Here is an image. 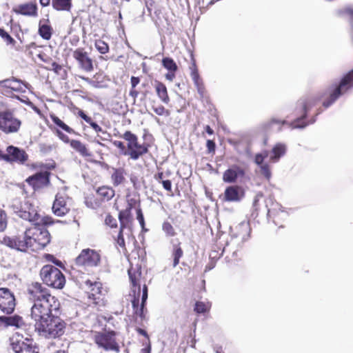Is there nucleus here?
<instances>
[{
	"mask_svg": "<svg viewBox=\"0 0 353 353\" xmlns=\"http://www.w3.org/2000/svg\"><path fill=\"white\" fill-rule=\"evenodd\" d=\"M26 293L28 301L32 304L30 308V317L34 322L54 314H60L59 300L42 283H30L27 287Z\"/></svg>",
	"mask_w": 353,
	"mask_h": 353,
	"instance_id": "obj_1",
	"label": "nucleus"
},
{
	"mask_svg": "<svg viewBox=\"0 0 353 353\" xmlns=\"http://www.w3.org/2000/svg\"><path fill=\"white\" fill-rule=\"evenodd\" d=\"M317 100L314 97H306L300 99L294 110L296 119L288 123L285 120L279 119L275 117L270 119L261 125V128L265 132L274 130L275 128L278 130H281L282 127L288 124L291 128H303L309 123L306 121L308 111L316 105Z\"/></svg>",
	"mask_w": 353,
	"mask_h": 353,
	"instance_id": "obj_2",
	"label": "nucleus"
},
{
	"mask_svg": "<svg viewBox=\"0 0 353 353\" xmlns=\"http://www.w3.org/2000/svg\"><path fill=\"white\" fill-rule=\"evenodd\" d=\"M54 314L34 322L35 330L46 339H57L63 336L66 328V323Z\"/></svg>",
	"mask_w": 353,
	"mask_h": 353,
	"instance_id": "obj_3",
	"label": "nucleus"
},
{
	"mask_svg": "<svg viewBox=\"0 0 353 353\" xmlns=\"http://www.w3.org/2000/svg\"><path fill=\"white\" fill-rule=\"evenodd\" d=\"M36 172L26 179L27 184L34 191H40L50 185L51 170L56 167L55 163H35L31 165Z\"/></svg>",
	"mask_w": 353,
	"mask_h": 353,
	"instance_id": "obj_4",
	"label": "nucleus"
},
{
	"mask_svg": "<svg viewBox=\"0 0 353 353\" xmlns=\"http://www.w3.org/2000/svg\"><path fill=\"white\" fill-rule=\"evenodd\" d=\"M119 137L127 142L126 150L123 152V154L128 156L130 159L137 161L149 152L150 144L140 143L138 137L131 131L127 130Z\"/></svg>",
	"mask_w": 353,
	"mask_h": 353,
	"instance_id": "obj_5",
	"label": "nucleus"
},
{
	"mask_svg": "<svg viewBox=\"0 0 353 353\" xmlns=\"http://www.w3.org/2000/svg\"><path fill=\"white\" fill-rule=\"evenodd\" d=\"M94 192L88 194L84 200L85 205L93 210H97L103 204L110 202L116 194L113 187L108 185L94 188Z\"/></svg>",
	"mask_w": 353,
	"mask_h": 353,
	"instance_id": "obj_6",
	"label": "nucleus"
},
{
	"mask_svg": "<svg viewBox=\"0 0 353 353\" xmlns=\"http://www.w3.org/2000/svg\"><path fill=\"white\" fill-rule=\"evenodd\" d=\"M22 121L17 116L14 108L0 109V131L5 134H18Z\"/></svg>",
	"mask_w": 353,
	"mask_h": 353,
	"instance_id": "obj_7",
	"label": "nucleus"
},
{
	"mask_svg": "<svg viewBox=\"0 0 353 353\" xmlns=\"http://www.w3.org/2000/svg\"><path fill=\"white\" fill-rule=\"evenodd\" d=\"M41 281L46 285L61 290L65 284V278L62 272L57 267L47 264L43 265L39 272Z\"/></svg>",
	"mask_w": 353,
	"mask_h": 353,
	"instance_id": "obj_8",
	"label": "nucleus"
},
{
	"mask_svg": "<svg viewBox=\"0 0 353 353\" xmlns=\"http://www.w3.org/2000/svg\"><path fill=\"white\" fill-rule=\"evenodd\" d=\"M353 88V70L347 72L341 79L337 85H332L327 90L328 97L325 99L323 105L325 108L330 107L334 103L339 97L346 93L349 90Z\"/></svg>",
	"mask_w": 353,
	"mask_h": 353,
	"instance_id": "obj_9",
	"label": "nucleus"
},
{
	"mask_svg": "<svg viewBox=\"0 0 353 353\" xmlns=\"http://www.w3.org/2000/svg\"><path fill=\"white\" fill-rule=\"evenodd\" d=\"M101 263V251L91 248L83 249L74 259V265L83 270L98 267Z\"/></svg>",
	"mask_w": 353,
	"mask_h": 353,
	"instance_id": "obj_10",
	"label": "nucleus"
},
{
	"mask_svg": "<svg viewBox=\"0 0 353 353\" xmlns=\"http://www.w3.org/2000/svg\"><path fill=\"white\" fill-rule=\"evenodd\" d=\"M46 225H34L28 229V237L31 243V252H38L48 245L51 240L49 231Z\"/></svg>",
	"mask_w": 353,
	"mask_h": 353,
	"instance_id": "obj_11",
	"label": "nucleus"
},
{
	"mask_svg": "<svg viewBox=\"0 0 353 353\" xmlns=\"http://www.w3.org/2000/svg\"><path fill=\"white\" fill-rule=\"evenodd\" d=\"M117 332L114 330L98 332L94 336V343L98 347L106 352H120V345L117 340Z\"/></svg>",
	"mask_w": 353,
	"mask_h": 353,
	"instance_id": "obj_12",
	"label": "nucleus"
},
{
	"mask_svg": "<svg viewBox=\"0 0 353 353\" xmlns=\"http://www.w3.org/2000/svg\"><path fill=\"white\" fill-rule=\"evenodd\" d=\"M10 347L14 353H39L37 344L32 339L24 338L23 334L16 332L10 339Z\"/></svg>",
	"mask_w": 353,
	"mask_h": 353,
	"instance_id": "obj_13",
	"label": "nucleus"
},
{
	"mask_svg": "<svg viewBox=\"0 0 353 353\" xmlns=\"http://www.w3.org/2000/svg\"><path fill=\"white\" fill-rule=\"evenodd\" d=\"M29 156L24 149L14 145H9L6 152L0 151V159L11 164L24 165L28 160Z\"/></svg>",
	"mask_w": 353,
	"mask_h": 353,
	"instance_id": "obj_14",
	"label": "nucleus"
},
{
	"mask_svg": "<svg viewBox=\"0 0 353 353\" xmlns=\"http://www.w3.org/2000/svg\"><path fill=\"white\" fill-rule=\"evenodd\" d=\"M85 284L87 287L86 293L90 301L95 305H105V294L103 293L102 283L97 281H92L88 279L85 281Z\"/></svg>",
	"mask_w": 353,
	"mask_h": 353,
	"instance_id": "obj_15",
	"label": "nucleus"
},
{
	"mask_svg": "<svg viewBox=\"0 0 353 353\" xmlns=\"http://www.w3.org/2000/svg\"><path fill=\"white\" fill-rule=\"evenodd\" d=\"M72 208V199L64 192H58L52 206L53 214L63 216L68 214Z\"/></svg>",
	"mask_w": 353,
	"mask_h": 353,
	"instance_id": "obj_16",
	"label": "nucleus"
},
{
	"mask_svg": "<svg viewBox=\"0 0 353 353\" xmlns=\"http://www.w3.org/2000/svg\"><path fill=\"white\" fill-rule=\"evenodd\" d=\"M19 216L34 224V225H51L54 221L50 216H41L32 207H29L28 210L19 212Z\"/></svg>",
	"mask_w": 353,
	"mask_h": 353,
	"instance_id": "obj_17",
	"label": "nucleus"
},
{
	"mask_svg": "<svg viewBox=\"0 0 353 353\" xmlns=\"http://www.w3.org/2000/svg\"><path fill=\"white\" fill-rule=\"evenodd\" d=\"M56 134L63 142L65 143H69L70 147L82 157L89 160L90 158L93 156L88 145L80 140L70 139L67 135L63 134L59 130H56Z\"/></svg>",
	"mask_w": 353,
	"mask_h": 353,
	"instance_id": "obj_18",
	"label": "nucleus"
},
{
	"mask_svg": "<svg viewBox=\"0 0 353 353\" xmlns=\"http://www.w3.org/2000/svg\"><path fill=\"white\" fill-rule=\"evenodd\" d=\"M4 241L8 247L19 251L23 252L31 251V243L28 237V229L21 235L5 238Z\"/></svg>",
	"mask_w": 353,
	"mask_h": 353,
	"instance_id": "obj_19",
	"label": "nucleus"
},
{
	"mask_svg": "<svg viewBox=\"0 0 353 353\" xmlns=\"http://www.w3.org/2000/svg\"><path fill=\"white\" fill-rule=\"evenodd\" d=\"M17 304L14 293L7 288H0V310L6 314L13 313Z\"/></svg>",
	"mask_w": 353,
	"mask_h": 353,
	"instance_id": "obj_20",
	"label": "nucleus"
},
{
	"mask_svg": "<svg viewBox=\"0 0 353 353\" xmlns=\"http://www.w3.org/2000/svg\"><path fill=\"white\" fill-rule=\"evenodd\" d=\"M148 286L144 284L143 288H142L141 303V305H139L141 294H139V292H136V290H134V298L132 300V305L134 313L137 316H139L141 321L145 318L146 309L145 308V306L148 299Z\"/></svg>",
	"mask_w": 353,
	"mask_h": 353,
	"instance_id": "obj_21",
	"label": "nucleus"
},
{
	"mask_svg": "<svg viewBox=\"0 0 353 353\" xmlns=\"http://www.w3.org/2000/svg\"><path fill=\"white\" fill-rule=\"evenodd\" d=\"M191 64L190 65V76L194 84L201 97H203L206 94V89L202 78L200 77L196 59L192 52H190Z\"/></svg>",
	"mask_w": 353,
	"mask_h": 353,
	"instance_id": "obj_22",
	"label": "nucleus"
},
{
	"mask_svg": "<svg viewBox=\"0 0 353 353\" xmlns=\"http://www.w3.org/2000/svg\"><path fill=\"white\" fill-rule=\"evenodd\" d=\"M73 58L79 63V68L86 72H91L94 70L92 59L89 57L88 53L83 48H78L73 51Z\"/></svg>",
	"mask_w": 353,
	"mask_h": 353,
	"instance_id": "obj_23",
	"label": "nucleus"
},
{
	"mask_svg": "<svg viewBox=\"0 0 353 353\" xmlns=\"http://www.w3.org/2000/svg\"><path fill=\"white\" fill-rule=\"evenodd\" d=\"M127 207L125 209L119 210L118 219H121L122 222H132L134 221L132 210L137 208H141V201L130 194L126 195Z\"/></svg>",
	"mask_w": 353,
	"mask_h": 353,
	"instance_id": "obj_24",
	"label": "nucleus"
},
{
	"mask_svg": "<svg viewBox=\"0 0 353 353\" xmlns=\"http://www.w3.org/2000/svg\"><path fill=\"white\" fill-rule=\"evenodd\" d=\"M39 8L35 0L18 4L12 8L16 14L28 17L36 18L38 17Z\"/></svg>",
	"mask_w": 353,
	"mask_h": 353,
	"instance_id": "obj_25",
	"label": "nucleus"
},
{
	"mask_svg": "<svg viewBox=\"0 0 353 353\" xmlns=\"http://www.w3.org/2000/svg\"><path fill=\"white\" fill-rule=\"evenodd\" d=\"M128 276L130 281L132 285V290H136V292H139L141 294V285L145 284L144 278L142 276V272L141 268H133L131 267L128 270Z\"/></svg>",
	"mask_w": 353,
	"mask_h": 353,
	"instance_id": "obj_26",
	"label": "nucleus"
},
{
	"mask_svg": "<svg viewBox=\"0 0 353 353\" xmlns=\"http://www.w3.org/2000/svg\"><path fill=\"white\" fill-rule=\"evenodd\" d=\"M245 174L243 168L237 165H233L230 168L225 170L223 174V180L225 183H235L239 177L243 178Z\"/></svg>",
	"mask_w": 353,
	"mask_h": 353,
	"instance_id": "obj_27",
	"label": "nucleus"
},
{
	"mask_svg": "<svg viewBox=\"0 0 353 353\" xmlns=\"http://www.w3.org/2000/svg\"><path fill=\"white\" fill-rule=\"evenodd\" d=\"M0 86L17 93L25 92L27 88L26 83L14 77L1 81Z\"/></svg>",
	"mask_w": 353,
	"mask_h": 353,
	"instance_id": "obj_28",
	"label": "nucleus"
},
{
	"mask_svg": "<svg viewBox=\"0 0 353 353\" xmlns=\"http://www.w3.org/2000/svg\"><path fill=\"white\" fill-rule=\"evenodd\" d=\"M244 192L239 185H231L226 188L224 192V201L228 202H237L243 196Z\"/></svg>",
	"mask_w": 353,
	"mask_h": 353,
	"instance_id": "obj_29",
	"label": "nucleus"
},
{
	"mask_svg": "<svg viewBox=\"0 0 353 353\" xmlns=\"http://www.w3.org/2000/svg\"><path fill=\"white\" fill-rule=\"evenodd\" d=\"M54 33L53 28L49 19L39 20L38 24V34L44 40L51 39Z\"/></svg>",
	"mask_w": 353,
	"mask_h": 353,
	"instance_id": "obj_30",
	"label": "nucleus"
},
{
	"mask_svg": "<svg viewBox=\"0 0 353 353\" xmlns=\"http://www.w3.org/2000/svg\"><path fill=\"white\" fill-rule=\"evenodd\" d=\"M120 227L118 234L116 236H114V240L116 243V244L119 246L122 251H126V246H125V242L123 236V232L125 229H128L129 230H131L133 223L132 222H122V220L121 219H119Z\"/></svg>",
	"mask_w": 353,
	"mask_h": 353,
	"instance_id": "obj_31",
	"label": "nucleus"
},
{
	"mask_svg": "<svg viewBox=\"0 0 353 353\" xmlns=\"http://www.w3.org/2000/svg\"><path fill=\"white\" fill-rule=\"evenodd\" d=\"M268 216L279 228L284 227V223L288 216V213L285 211L272 210H268Z\"/></svg>",
	"mask_w": 353,
	"mask_h": 353,
	"instance_id": "obj_32",
	"label": "nucleus"
},
{
	"mask_svg": "<svg viewBox=\"0 0 353 353\" xmlns=\"http://www.w3.org/2000/svg\"><path fill=\"white\" fill-rule=\"evenodd\" d=\"M111 181L114 187L124 184L126 181V172L123 168H112Z\"/></svg>",
	"mask_w": 353,
	"mask_h": 353,
	"instance_id": "obj_33",
	"label": "nucleus"
},
{
	"mask_svg": "<svg viewBox=\"0 0 353 353\" xmlns=\"http://www.w3.org/2000/svg\"><path fill=\"white\" fill-rule=\"evenodd\" d=\"M0 321L6 326H13L17 328H21L26 325L23 319L17 314L10 316H0Z\"/></svg>",
	"mask_w": 353,
	"mask_h": 353,
	"instance_id": "obj_34",
	"label": "nucleus"
},
{
	"mask_svg": "<svg viewBox=\"0 0 353 353\" xmlns=\"http://www.w3.org/2000/svg\"><path fill=\"white\" fill-rule=\"evenodd\" d=\"M52 8L57 12H70L72 0H52Z\"/></svg>",
	"mask_w": 353,
	"mask_h": 353,
	"instance_id": "obj_35",
	"label": "nucleus"
},
{
	"mask_svg": "<svg viewBox=\"0 0 353 353\" xmlns=\"http://www.w3.org/2000/svg\"><path fill=\"white\" fill-rule=\"evenodd\" d=\"M154 88L158 97L161 101L168 104L170 102V97L168 93V90L164 83L162 82L156 81L154 84Z\"/></svg>",
	"mask_w": 353,
	"mask_h": 353,
	"instance_id": "obj_36",
	"label": "nucleus"
},
{
	"mask_svg": "<svg viewBox=\"0 0 353 353\" xmlns=\"http://www.w3.org/2000/svg\"><path fill=\"white\" fill-rule=\"evenodd\" d=\"M171 256L172 258V266L175 268L179 264L180 259L183 256V250L181 242H178L172 245Z\"/></svg>",
	"mask_w": 353,
	"mask_h": 353,
	"instance_id": "obj_37",
	"label": "nucleus"
},
{
	"mask_svg": "<svg viewBox=\"0 0 353 353\" xmlns=\"http://www.w3.org/2000/svg\"><path fill=\"white\" fill-rule=\"evenodd\" d=\"M286 148L284 144L277 143L272 150V155L270 156V161L272 162H276L279 161L280 157L285 153Z\"/></svg>",
	"mask_w": 353,
	"mask_h": 353,
	"instance_id": "obj_38",
	"label": "nucleus"
},
{
	"mask_svg": "<svg viewBox=\"0 0 353 353\" xmlns=\"http://www.w3.org/2000/svg\"><path fill=\"white\" fill-rule=\"evenodd\" d=\"M154 179L159 183H161L163 188L169 192H172V181L166 179L163 172H159L154 175Z\"/></svg>",
	"mask_w": 353,
	"mask_h": 353,
	"instance_id": "obj_39",
	"label": "nucleus"
},
{
	"mask_svg": "<svg viewBox=\"0 0 353 353\" xmlns=\"http://www.w3.org/2000/svg\"><path fill=\"white\" fill-rule=\"evenodd\" d=\"M77 110H78V115L83 119L87 123L90 125V126L96 132H100L103 131L102 128L98 125L96 122H94L91 117H88L87 114H85V112L76 108Z\"/></svg>",
	"mask_w": 353,
	"mask_h": 353,
	"instance_id": "obj_40",
	"label": "nucleus"
},
{
	"mask_svg": "<svg viewBox=\"0 0 353 353\" xmlns=\"http://www.w3.org/2000/svg\"><path fill=\"white\" fill-rule=\"evenodd\" d=\"M50 117L53 121V123L57 125L59 128L62 129L63 130L65 131L66 132L69 134H75V131L74 129L68 126L67 124H65L62 120H61L57 116H56L54 114H50Z\"/></svg>",
	"mask_w": 353,
	"mask_h": 353,
	"instance_id": "obj_41",
	"label": "nucleus"
},
{
	"mask_svg": "<svg viewBox=\"0 0 353 353\" xmlns=\"http://www.w3.org/2000/svg\"><path fill=\"white\" fill-rule=\"evenodd\" d=\"M140 78L138 77L132 76L130 78L131 88L129 95L132 97L135 101L139 94V92L137 89V86L140 83Z\"/></svg>",
	"mask_w": 353,
	"mask_h": 353,
	"instance_id": "obj_42",
	"label": "nucleus"
},
{
	"mask_svg": "<svg viewBox=\"0 0 353 353\" xmlns=\"http://www.w3.org/2000/svg\"><path fill=\"white\" fill-rule=\"evenodd\" d=\"M211 307V303L202 301H196L194 310L197 314H204L208 312Z\"/></svg>",
	"mask_w": 353,
	"mask_h": 353,
	"instance_id": "obj_43",
	"label": "nucleus"
},
{
	"mask_svg": "<svg viewBox=\"0 0 353 353\" xmlns=\"http://www.w3.org/2000/svg\"><path fill=\"white\" fill-rule=\"evenodd\" d=\"M0 37L3 40V41L6 43L7 46L14 47L17 43L16 41L11 37V35L3 28H1Z\"/></svg>",
	"mask_w": 353,
	"mask_h": 353,
	"instance_id": "obj_44",
	"label": "nucleus"
},
{
	"mask_svg": "<svg viewBox=\"0 0 353 353\" xmlns=\"http://www.w3.org/2000/svg\"><path fill=\"white\" fill-rule=\"evenodd\" d=\"M162 63H163V67L165 68L168 70H169L171 72L174 73L178 69V67H177L176 63L171 58H169V57L163 58L162 60Z\"/></svg>",
	"mask_w": 353,
	"mask_h": 353,
	"instance_id": "obj_45",
	"label": "nucleus"
},
{
	"mask_svg": "<svg viewBox=\"0 0 353 353\" xmlns=\"http://www.w3.org/2000/svg\"><path fill=\"white\" fill-rule=\"evenodd\" d=\"M94 46L97 51L102 54H105L109 52L108 44L101 39H97L94 42Z\"/></svg>",
	"mask_w": 353,
	"mask_h": 353,
	"instance_id": "obj_46",
	"label": "nucleus"
},
{
	"mask_svg": "<svg viewBox=\"0 0 353 353\" xmlns=\"http://www.w3.org/2000/svg\"><path fill=\"white\" fill-rule=\"evenodd\" d=\"M162 230L168 236H174L176 232L172 225L168 221H164L162 224Z\"/></svg>",
	"mask_w": 353,
	"mask_h": 353,
	"instance_id": "obj_47",
	"label": "nucleus"
},
{
	"mask_svg": "<svg viewBox=\"0 0 353 353\" xmlns=\"http://www.w3.org/2000/svg\"><path fill=\"white\" fill-rule=\"evenodd\" d=\"M268 154L269 152L268 150H264L261 153L256 154L254 157V163L258 165L264 164L263 161L268 157Z\"/></svg>",
	"mask_w": 353,
	"mask_h": 353,
	"instance_id": "obj_48",
	"label": "nucleus"
},
{
	"mask_svg": "<svg viewBox=\"0 0 353 353\" xmlns=\"http://www.w3.org/2000/svg\"><path fill=\"white\" fill-rule=\"evenodd\" d=\"M261 174L268 180H270L272 176L270 167L268 163L259 165Z\"/></svg>",
	"mask_w": 353,
	"mask_h": 353,
	"instance_id": "obj_49",
	"label": "nucleus"
},
{
	"mask_svg": "<svg viewBox=\"0 0 353 353\" xmlns=\"http://www.w3.org/2000/svg\"><path fill=\"white\" fill-rule=\"evenodd\" d=\"M105 224L111 228H117L118 226L117 219L110 213L105 216Z\"/></svg>",
	"mask_w": 353,
	"mask_h": 353,
	"instance_id": "obj_50",
	"label": "nucleus"
},
{
	"mask_svg": "<svg viewBox=\"0 0 353 353\" xmlns=\"http://www.w3.org/2000/svg\"><path fill=\"white\" fill-rule=\"evenodd\" d=\"M7 223V214L4 210L0 208V232L5 230Z\"/></svg>",
	"mask_w": 353,
	"mask_h": 353,
	"instance_id": "obj_51",
	"label": "nucleus"
},
{
	"mask_svg": "<svg viewBox=\"0 0 353 353\" xmlns=\"http://www.w3.org/2000/svg\"><path fill=\"white\" fill-rule=\"evenodd\" d=\"M153 111L159 116H170V112L168 110L165 109L162 105H159L157 107L152 108Z\"/></svg>",
	"mask_w": 353,
	"mask_h": 353,
	"instance_id": "obj_52",
	"label": "nucleus"
},
{
	"mask_svg": "<svg viewBox=\"0 0 353 353\" xmlns=\"http://www.w3.org/2000/svg\"><path fill=\"white\" fill-rule=\"evenodd\" d=\"M136 331L139 334H141V335L143 336L144 337H145L148 340V341L150 342L149 335L148 334L147 332L145 330H143L142 328H140V327H137L136 328ZM150 350H151V346H150V343H149L148 347L146 348L143 349V351L148 352L149 353Z\"/></svg>",
	"mask_w": 353,
	"mask_h": 353,
	"instance_id": "obj_53",
	"label": "nucleus"
},
{
	"mask_svg": "<svg viewBox=\"0 0 353 353\" xmlns=\"http://www.w3.org/2000/svg\"><path fill=\"white\" fill-rule=\"evenodd\" d=\"M136 214H137V219L139 221L141 228H144L145 220H144V216H143V214L141 208H139V207L137 208Z\"/></svg>",
	"mask_w": 353,
	"mask_h": 353,
	"instance_id": "obj_54",
	"label": "nucleus"
},
{
	"mask_svg": "<svg viewBox=\"0 0 353 353\" xmlns=\"http://www.w3.org/2000/svg\"><path fill=\"white\" fill-rule=\"evenodd\" d=\"M206 148L208 153L209 154H215L216 151V144L215 142L213 140H207L206 141Z\"/></svg>",
	"mask_w": 353,
	"mask_h": 353,
	"instance_id": "obj_55",
	"label": "nucleus"
},
{
	"mask_svg": "<svg viewBox=\"0 0 353 353\" xmlns=\"http://www.w3.org/2000/svg\"><path fill=\"white\" fill-rule=\"evenodd\" d=\"M46 259L48 261L52 262L54 264H55L57 266H58L59 268H64V265H63V263L60 260H59L57 258H55L52 254H46Z\"/></svg>",
	"mask_w": 353,
	"mask_h": 353,
	"instance_id": "obj_56",
	"label": "nucleus"
},
{
	"mask_svg": "<svg viewBox=\"0 0 353 353\" xmlns=\"http://www.w3.org/2000/svg\"><path fill=\"white\" fill-rule=\"evenodd\" d=\"M48 70L54 71V73L59 74L61 71L63 70V66L57 63L55 61H52L51 63V68Z\"/></svg>",
	"mask_w": 353,
	"mask_h": 353,
	"instance_id": "obj_57",
	"label": "nucleus"
},
{
	"mask_svg": "<svg viewBox=\"0 0 353 353\" xmlns=\"http://www.w3.org/2000/svg\"><path fill=\"white\" fill-rule=\"evenodd\" d=\"M37 57L43 62L44 63H49L50 61H52V59L48 57L45 52L40 51L37 54Z\"/></svg>",
	"mask_w": 353,
	"mask_h": 353,
	"instance_id": "obj_58",
	"label": "nucleus"
},
{
	"mask_svg": "<svg viewBox=\"0 0 353 353\" xmlns=\"http://www.w3.org/2000/svg\"><path fill=\"white\" fill-rule=\"evenodd\" d=\"M26 48V50H28L29 52V54L32 56L33 55L32 50H37L38 46L34 42H32V43H29L28 45H27Z\"/></svg>",
	"mask_w": 353,
	"mask_h": 353,
	"instance_id": "obj_59",
	"label": "nucleus"
},
{
	"mask_svg": "<svg viewBox=\"0 0 353 353\" xmlns=\"http://www.w3.org/2000/svg\"><path fill=\"white\" fill-rule=\"evenodd\" d=\"M113 145L120 149L122 151H125L126 150V146L124 145V143L122 141H114Z\"/></svg>",
	"mask_w": 353,
	"mask_h": 353,
	"instance_id": "obj_60",
	"label": "nucleus"
},
{
	"mask_svg": "<svg viewBox=\"0 0 353 353\" xmlns=\"http://www.w3.org/2000/svg\"><path fill=\"white\" fill-rule=\"evenodd\" d=\"M39 3L42 8H46L52 5V0H39Z\"/></svg>",
	"mask_w": 353,
	"mask_h": 353,
	"instance_id": "obj_61",
	"label": "nucleus"
},
{
	"mask_svg": "<svg viewBox=\"0 0 353 353\" xmlns=\"http://www.w3.org/2000/svg\"><path fill=\"white\" fill-rule=\"evenodd\" d=\"M205 131L210 135H212L214 134V130L213 129L208 125H205Z\"/></svg>",
	"mask_w": 353,
	"mask_h": 353,
	"instance_id": "obj_62",
	"label": "nucleus"
},
{
	"mask_svg": "<svg viewBox=\"0 0 353 353\" xmlns=\"http://www.w3.org/2000/svg\"><path fill=\"white\" fill-rule=\"evenodd\" d=\"M78 77L89 83H92V81L88 77H85L84 76H81V75H79Z\"/></svg>",
	"mask_w": 353,
	"mask_h": 353,
	"instance_id": "obj_63",
	"label": "nucleus"
},
{
	"mask_svg": "<svg viewBox=\"0 0 353 353\" xmlns=\"http://www.w3.org/2000/svg\"><path fill=\"white\" fill-rule=\"evenodd\" d=\"M345 12L352 17H353V9L350 8H347L345 10Z\"/></svg>",
	"mask_w": 353,
	"mask_h": 353,
	"instance_id": "obj_64",
	"label": "nucleus"
}]
</instances>
